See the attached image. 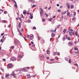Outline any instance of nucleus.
I'll use <instances>...</instances> for the list:
<instances>
[{"mask_svg": "<svg viewBox=\"0 0 79 79\" xmlns=\"http://www.w3.org/2000/svg\"><path fill=\"white\" fill-rule=\"evenodd\" d=\"M19 19L20 20V21H21V18H19Z\"/></svg>", "mask_w": 79, "mask_h": 79, "instance_id": "obj_53", "label": "nucleus"}, {"mask_svg": "<svg viewBox=\"0 0 79 79\" xmlns=\"http://www.w3.org/2000/svg\"><path fill=\"white\" fill-rule=\"evenodd\" d=\"M14 42L16 44H18V42L17 41H15Z\"/></svg>", "mask_w": 79, "mask_h": 79, "instance_id": "obj_31", "label": "nucleus"}, {"mask_svg": "<svg viewBox=\"0 0 79 79\" xmlns=\"http://www.w3.org/2000/svg\"><path fill=\"white\" fill-rule=\"evenodd\" d=\"M4 14H6V13H7V11H5L4 12Z\"/></svg>", "mask_w": 79, "mask_h": 79, "instance_id": "obj_32", "label": "nucleus"}, {"mask_svg": "<svg viewBox=\"0 0 79 79\" xmlns=\"http://www.w3.org/2000/svg\"><path fill=\"white\" fill-rule=\"evenodd\" d=\"M0 11H2V12H3V10H2V9H0Z\"/></svg>", "mask_w": 79, "mask_h": 79, "instance_id": "obj_55", "label": "nucleus"}, {"mask_svg": "<svg viewBox=\"0 0 79 79\" xmlns=\"http://www.w3.org/2000/svg\"><path fill=\"white\" fill-rule=\"evenodd\" d=\"M76 19V18L74 17H73L72 18V20L73 21H75Z\"/></svg>", "mask_w": 79, "mask_h": 79, "instance_id": "obj_12", "label": "nucleus"}, {"mask_svg": "<svg viewBox=\"0 0 79 79\" xmlns=\"http://www.w3.org/2000/svg\"><path fill=\"white\" fill-rule=\"evenodd\" d=\"M76 66H77V67H78V64H76Z\"/></svg>", "mask_w": 79, "mask_h": 79, "instance_id": "obj_64", "label": "nucleus"}, {"mask_svg": "<svg viewBox=\"0 0 79 79\" xmlns=\"http://www.w3.org/2000/svg\"><path fill=\"white\" fill-rule=\"evenodd\" d=\"M31 44H34V42H33L32 41L31 42Z\"/></svg>", "mask_w": 79, "mask_h": 79, "instance_id": "obj_62", "label": "nucleus"}, {"mask_svg": "<svg viewBox=\"0 0 79 79\" xmlns=\"http://www.w3.org/2000/svg\"><path fill=\"white\" fill-rule=\"evenodd\" d=\"M19 35H22V33H19Z\"/></svg>", "mask_w": 79, "mask_h": 79, "instance_id": "obj_52", "label": "nucleus"}, {"mask_svg": "<svg viewBox=\"0 0 79 79\" xmlns=\"http://www.w3.org/2000/svg\"><path fill=\"white\" fill-rule=\"evenodd\" d=\"M11 48L13 49V48H14V46H11Z\"/></svg>", "mask_w": 79, "mask_h": 79, "instance_id": "obj_49", "label": "nucleus"}, {"mask_svg": "<svg viewBox=\"0 0 79 79\" xmlns=\"http://www.w3.org/2000/svg\"><path fill=\"white\" fill-rule=\"evenodd\" d=\"M60 25H59L58 26H57V27L58 28L59 27H60Z\"/></svg>", "mask_w": 79, "mask_h": 79, "instance_id": "obj_46", "label": "nucleus"}, {"mask_svg": "<svg viewBox=\"0 0 79 79\" xmlns=\"http://www.w3.org/2000/svg\"><path fill=\"white\" fill-rule=\"evenodd\" d=\"M45 15H46L47 17H48V15H47L46 14H44Z\"/></svg>", "mask_w": 79, "mask_h": 79, "instance_id": "obj_43", "label": "nucleus"}, {"mask_svg": "<svg viewBox=\"0 0 79 79\" xmlns=\"http://www.w3.org/2000/svg\"><path fill=\"white\" fill-rule=\"evenodd\" d=\"M63 18H64V17H63V15L61 16L60 17L61 19H62V20L63 19Z\"/></svg>", "mask_w": 79, "mask_h": 79, "instance_id": "obj_25", "label": "nucleus"}, {"mask_svg": "<svg viewBox=\"0 0 79 79\" xmlns=\"http://www.w3.org/2000/svg\"><path fill=\"white\" fill-rule=\"evenodd\" d=\"M10 27H11V25L10 24L8 26V27H9V28H10Z\"/></svg>", "mask_w": 79, "mask_h": 79, "instance_id": "obj_39", "label": "nucleus"}, {"mask_svg": "<svg viewBox=\"0 0 79 79\" xmlns=\"http://www.w3.org/2000/svg\"><path fill=\"white\" fill-rule=\"evenodd\" d=\"M69 63L71 64V60L70 59H69Z\"/></svg>", "mask_w": 79, "mask_h": 79, "instance_id": "obj_16", "label": "nucleus"}, {"mask_svg": "<svg viewBox=\"0 0 79 79\" xmlns=\"http://www.w3.org/2000/svg\"><path fill=\"white\" fill-rule=\"evenodd\" d=\"M65 39H66V38H65V37H63V38H62V40H63V41H64V40H65Z\"/></svg>", "mask_w": 79, "mask_h": 79, "instance_id": "obj_19", "label": "nucleus"}, {"mask_svg": "<svg viewBox=\"0 0 79 79\" xmlns=\"http://www.w3.org/2000/svg\"><path fill=\"white\" fill-rule=\"evenodd\" d=\"M65 60H66V61H68V58H65Z\"/></svg>", "mask_w": 79, "mask_h": 79, "instance_id": "obj_38", "label": "nucleus"}, {"mask_svg": "<svg viewBox=\"0 0 79 79\" xmlns=\"http://www.w3.org/2000/svg\"><path fill=\"white\" fill-rule=\"evenodd\" d=\"M13 2H14L15 3H16V1L15 0H13Z\"/></svg>", "mask_w": 79, "mask_h": 79, "instance_id": "obj_48", "label": "nucleus"}, {"mask_svg": "<svg viewBox=\"0 0 79 79\" xmlns=\"http://www.w3.org/2000/svg\"><path fill=\"white\" fill-rule=\"evenodd\" d=\"M56 55V53L55 52L54 53V55Z\"/></svg>", "mask_w": 79, "mask_h": 79, "instance_id": "obj_41", "label": "nucleus"}, {"mask_svg": "<svg viewBox=\"0 0 79 79\" xmlns=\"http://www.w3.org/2000/svg\"><path fill=\"white\" fill-rule=\"evenodd\" d=\"M78 48L77 47H74V50H77Z\"/></svg>", "mask_w": 79, "mask_h": 79, "instance_id": "obj_20", "label": "nucleus"}, {"mask_svg": "<svg viewBox=\"0 0 79 79\" xmlns=\"http://www.w3.org/2000/svg\"><path fill=\"white\" fill-rule=\"evenodd\" d=\"M69 34L71 36H72L73 35V32H69Z\"/></svg>", "mask_w": 79, "mask_h": 79, "instance_id": "obj_10", "label": "nucleus"}, {"mask_svg": "<svg viewBox=\"0 0 79 79\" xmlns=\"http://www.w3.org/2000/svg\"><path fill=\"white\" fill-rule=\"evenodd\" d=\"M65 37H66L67 39H68V38H69V37H68V36H67V35H66L65 36Z\"/></svg>", "mask_w": 79, "mask_h": 79, "instance_id": "obj_47", "label": "nucleus"}, {"mask_svg": "<svg viewBox=\"0 0 79 79\" xmlns=\"http://www.w3.org/2000/svg\"><path fill=\"white\" fill-rule=\"evenodd\" d=\"M55 35V34L54 33H52L51 34V37H54V36Z\"/></svg>", "mask_w": 79, "mask_h": 79, "instance_id": "obj_5", "label": "nucleus"}, {"mask_svg": "<svg viewBox=\"0 0 79 79\" xmlns=\"http://www.w3.org/2000/svg\"><path fill=\"white\" fill-rule=\"evenodd\" d=\"M33 29H36V27H34L33 28Z\"/></svg>", "mask_w": 79, "mask_h": 79, "instance_id": "obj_37", "label": "nucleus"}, {"mask_svg": "<svg viewBox=\"0 0 79 79\" xmlns=\"http://www.w3.org/2000/svg\"><path fill=\"white\" fill-rule=\"evenodd\" d=\"M72 69H75V67H72Z\"/></svg>", "mask_w": 79, "mask_h": 79, "instance_id": "obj_51", "label": "nucleus"}, {"mask_svg": "<svg viewBox=\"0 0 79 79\" xmlns=\"http://www.w3.org/2000/svg\"><path fill=\"white\" fill-rule=\"evenodd\" d=\"M14 6L15 7H16V8H17V3L16 2H15V4H14Z\"/></svg>", "mask_w": 79, "mask_h": 79, "instance_id": "obj_13", "label": "nucleus"}, {"mask_svg": "<svg viewBox=\"0 0 79 79\" xmlns=\"http://www.w3.org/2000/svg\"><path fill=\"white\" fill-rule=\"evenodd\" d=\"M2 22L3 23H6V21L5 20H2Z\"/></svg>", "mask_w": 79, "mask_h": 79, "instance_id": "obj_35", "label": "nucleus"}, {"mask_svg": "<svg viewBox=\"0 0 79 79\" xmlns=\"http://www.w3.org/2000/svg\"><path fill=\"white\" fill-rule=\"evenodd\" d=\"M28 23H31V21L30 20H29L28 21Z\"/></svg>", "mask_w": 79, "mask_h": 79, "instance_id": "obj_45", "label": "nucleus"}, {"mask_svg": "<svg viewBox=\"0 0 79 79\" xmlns=\"http://www.w3.org/2000/svg\"><path fill=\"white\" fill-rule=\"evenodd\" d=\"M30 40H33V39L34 38V35L32 34H31L30 35Z\"/></svg>", "mask_w": 79, "mask_h": 79, "instance_id": "obj_1", "label": "nucleus"}, {"mask_svg": "<svg viewBox=\"0 0 79 79\" xmlns=\"http://www.w3.org/2000/svg\"><path fill=\"white\" fill-rule=\"evenodd\" d=\"M27 78H30V77H31L30 76V75H27Z\"/></svg>", "mask_w": 79, "mask_h": 79, "instance_id": "obj_23", "label": "nucleus"}, {"mask_svg": "<svg viewBox=\"0 0 79 79\" xmlns=\"http://www.w3.org/2000/svg\"><path fill=\"white\" fill-rule=\"evenodd\" d=\"M70 31L71 32H73V29H70Z\"/></svg>", "mask_w": 79, "mask_h": 79, "instance_id": "obj_54", "label": "nucleus"}, {"mask_svg": "<svg viewBox=\"0 0 79 79\" xmlns=\"http://www.w3.org/2000/svg\"><path fill=\"white\" fill-rule=\"evenodd\" d=\"M38 40H40V38L39 36L38 37Z\"/></svg>", "mask_w": 79, "mask_h": 79, "instance_id": "obj_29", "label": "nucleus"}, {"mask_svg": "<svg viewBox=\"0 0 79 79\" xmlns=\"http://www.w3.org/2000/svg\"><path fill=\"white\" fill-rule=\"evenodd\" d=\"M3 60L4 61H5V60H6V59H3Z\"/></svg>", "mask_w": 79, "mask_h": 79, "instance_id": "obj_60", "label": "nucleus"}, {"mask_svg": "<svg viewBox=\"0 0 79 79\" xmlns=\"http://www.w3.org/2000/svg\"><path fill=\"white\" fill-rule=\"evenodd\" d=\"M1 70H2V71L3 72V69L2 68H1Z\"/></svg>", "mask_w": 79, "mask_h": 79, "instance_id": "obj_63", "label": "nucleus"}, {"mask_svg": "<svg viewBox=\"0 0 79 79\" xmlns=\"http://www.w3.org/2000/svg\"><path fill=\"white\" fill-rule=\"evenodd\" d=\"M66 13V11L64 12L61 13V15L62 16H63V15H64V14H65Z\"/></svg>", "mask_w": 79, "mask_h": 79, "instance_id": "obj_8", "label": "nucleus"}, {"mask_svg": "<svg viewBox=\"0 0 79 79\" xmlns=\"http://www.w3.org/2000/svg\"><path fill=\"white\" fill-rule=\"evenodd\" d=\"M36 6V5H34L32 6V8H34V7H35V6Z\"/></svg>", "mask_w": 79, "mask_h": 79, "instance_id": "obj_30", "label": "nucleus"}, {"mask_svg": "<svg viewBox=\"0 0 79 79\" xmlns=\"http://www.w3.org/2000/svg\"><path fill=\"white\" fill-rule=\"evenodd\" d=\"M71 9H73V8H74V6L73 5H71L70 6Z\"/></svg>", "mask_w": 79, "mask_h": 79, "instance_id": "obj_15", "label": "nucleus"}, {"mask_svg": "<svg viewBox=\"0 0 79 79\" xmlns=\"http://www.w3.org/2000/svg\"><path fill=\"white\" fill-rule=\"evenodd\" d=\"M68 39L69 40H70L71 38L70 37H69V38H68Z\"/></svg>", "mask_w": 79, "mask_h": 79, "instance_id": "obj_40", "label": "nucleus"}, {"mask_svg": "<svg viewBox=\"0 0 79 79\" xmlns=\"http://www.w3.org/2000/svg\"><path fill=\"white\" fill-rule=\"evenodd\" d=\"M41 57L42 58H44V56L42 55L41 56Z\"/></svg>", "mask_w": 79, "mask_h": 79, "instance_id": "obj_34", "label": "nucleus"}, {"mask_svg": "<svg viewBox=\"0 0 79 79\" xmlns=\"http://www.w3.org/2000/svg\"><path fill=\"white\" fill-rule=\"evenodd\" d=\"M66 31V29H65L63 31V32H64V33H65Z\"/></svg>", "mask_w": 79, "mask_h": 79, "instance_id": "obj_17", "label": "nucleus"}, {"mask_svg": "<svg viewBox=\"0 0 79 79\" xmlns=\"http://www.w3.org/2000/svg\"><path fill=\"white\" fill-rule=\"evenodd\" d=\"M30 36V35H27V38H28V39H29V37Z\"/></svg>", "mask_w": 79, "mask_h": 79, "instance_id": "obj_36", "label": "nucleus"}, {"mask_svg": "<svg viewBox=\"0 0 79 79\" xmlns=\"http://www.w3.org/2000/svg\"><path fill=\"white\" fill-rule=\"evenodd\" d=\"M40 10L41 11H43V10L42 9V8L41 7L40 8Z\"/></svg>", "mask_w": 79, "mask_h": 79, "instance_id": "obj_27", "label": "nucleus"}, {"mask_svg": "<svg viewBox=\"0 0 79 79\" xmlns=\"http://www.w3.org/2000/svg\"><path fill=\"white\" fill-rule=\"evenodd\" d=\"M57 6H60V5H59V4H57Z\"/></svg>", "mask_w": 79, "mask_h": 79, "instance_id": "obj_59", "label": "nucleus"}, {"mask_svg": "<svg viewBox=\"0 0 79 79\" xmlns=\"http://www.w3.org/2000/svg\"><path fill=\"white\" fill-rule=\"evenodd\" d=\"M68 45L69 46H72V45H74V43L71 42H69L68 43Z\"/></svg>", "mask_w": 79, "mask_h": 79, "instance_id": "obj_2", "label": "nucleus"}, {"mask_svg": "<svg viewBox=\"0 0 79 79\" xmlns=\"http://www.w3.org/2000/svg\"><path fill=\"white\" fill-rule=\"evenodd\" d=\"M23 15H26V11H24L23 12Z\"/></svg>", "mask_w": 79, "mask_h": 79, "instance_id": "obj_28", "label": "nucleus"}, {"mask_svg": "<svg viewBox=\"0 0 79 79\" xmlns=\"http://www.w3.org/2000/svg\"><path fill=\"white\" fill-rule=\"evenodd\" d=\"M3 42V40L2 39H1V42Z\"/></svg>", "mask_w": 79, "mask_h": 79, "instance_id": "obj_56", "label": "nucleus"}, {"mask_svg": "<svg viewBox=\"0 0 79 79\" xmlns=\"http://www.w3.org/2000/svg\"><path fill=\"white\" fill-rule=\"evenodd\" d=\"M21 23H19V25H18L19 28H20V27H21Z\"/></svg>", "mask_w": 79, "mask_h": 79, "instance_id": "obj_11", "label": "nucleus"}, {"mask_svg": "<svg viewBox=\"0 0 79 79\" xmlns=\"http://www.w3.org/2000/svg\"><path fill=\"white\" fill-rule=\"evenodd\" d=\"M47 54H50V51L49 50H47Z\"/></svg>", "mask_w": 79, "mask_h": 79, "instance_id": "obj_21", "label": "nucleus"}, {"mask_svg": "<svg viewBox=\"0 0 79 79\" xmlns=\"http://www.w3.org/2000/svg\"><path fill=\"white\" fill-rule=\"evenodd\" d=\"M44 11L43 10V11H41L40 12V15H41V16H43V12Z\"/></svg>", "mask_w": 79, "mask_h": 79, "instance_id": "obj_7", "label": "nucleus"}, {"mask_svg": "<svg viewBox=\"0 0 79 79\" xmlns=\"http://www.w3.org/2000/svg\"><path fill=\"white\" fill-rule=\"evenodd\" d=\"M23 71H26V69H25V68H23Z\"/></svg>", "mask_w": 79, "mask_h": 79, "instance_id": "obj_22", "label": "nucleus"}, {"mask_svg": "<svg viewBox=\"0 0 79 79\" xmlns=\"http://www.w3.org/2000/svg\"><path fill=\"white\" fill-rule=\"evenodd\" d=\"M42 21L43 22H44V21H45V19H42Z\"/></svg>", "mask_w": 79, "mask_h": 79, "instance_id": "obj_42", "label": "nucleus"}, {"mask_svg": "<svg viewBox=\"0 0 79 79\" xmlns=\"http://www.w3.org/2000/svg\"><path fill=\"white\" fill-rule=\"evenodd\" d=\"M10 59L11 60L13 61H15L16 60V58L13 57H11Z\"/></svg>", "mask_w": 79, "mask_h": 79, "instance_id": "obj_3", "label": "nucleus"}, {"mask_svg": "<svg viewBox=\"0 0 79 79\" xmlns=\"http://www.w3.org/2000/svg\"><path fill=\"white\" fill-rule=\"evenodd\" d=\"M21 16H22V17L23 18L24 17V16H23V14H21Z\"/></svg>", "mask_w": 79, "mask_h": 79, "instance_id": "obj_50", "label": "nucleus"}, {"mask_svg": "<svg viewBox=\"0 0 79 79\" xmlns=\"http://www.w3.org/2000/svg\"><path fill=\"white\" fill-rule=\"evenodd\" d=\"M56 29H55L54 31L55 32H56Z\"/></svg>", "mask_w": 79, "mask_h": 79, "instance_id": "obj_57", "label": "nucleus"}, {"mask_svg": "<svg viewBox=\"0 0 79 79\" xmlns=\"http://www.w3.org/2000/svg\"><path fill=\"white\" fill-rule=\"evenodd\" d=\"M67 16H69V15H70V13H69V12H67Z\"/></svg>", "mask_w": 79, "mask_h": 79, "instance_id": "obj_14", "label": "nucleus"}, {"mask_svg": "<svg viewBox=\"0 0 79 79\" xmlns=\"http://www.w3.org/2000/svg\"><path fill=\"white\" fill-rule=\"evenodd\" d=\"M8 66L10 68H11V64H8Z\"/></svg>", "mask_w": 79, "mask_h": 79, "instance_id": "obj_6", "label": "nucleus"}, {"mask_svg": "<svg viewBox=\"0 0 79 79\" xmlns=\"http://www.w3.org/2000/svg\"><path fill=\"white\" fill-rule=\"evenodd\" d=\"M75 35H76V36H77V35H78V33H77V32H75Z\"/></svg>", "mask_w": 79, "mask_h": 79, "instance_id": "obj_24", "label": "nucleus"}, {"mask_svg": "<svg viewBox=\"0 0 79 79\" xmlns=\"http://www.w3.org/2000/svg\"><path fill=\"white\" fill-rule=\"evenodd\" d=\"M4 35V33H2V34H1V35L2 36H3V35Z\"/></svg>", "mask_w": 79, "mask_h": 79, "instance_id": "obj_61", "label": "nucleus"}, {"mask_svg": "<svg viewBox=\"0 0 79 79\" xmlns=\"http://www.w3.org/2000/svg\"><path fill=\"white\" fill-rule=\"evenodd\" d=\"M50 32H54V30H51L50 31Z\"/></svg>", "mask_w": 79, "mask_h": 79, "instance_id": "obj_44", "label": "nucleus"}, {"mask_svg": "<svg viewBox=\"0 0 79 79\" xmlns=\"http://www.w3.org/2000/svg\"><path fill=\"white\" fill-rule=\"evenodd\" d=\"M26 69H29V67H27L26 68Z\"/></svg>", "mask_w": 79, "mask_h": 79, "instance_id": "obj_58", "label": "nucleus"}, {"mask_svg": "<svg viewBox=\"0 0 79 79\" xmlns=\"http://www.w3.org/2000/svg\"><path fill=\"white\" fill-rule=\"evenodd\" d=\"M58 12L59 13H60V12H61V10H60V9H58Z\"/></svg>", "mask_w": 79, "mask_h": 79, "instance_id": "obj_33", "label": "nucleus"}, {"mask_svg": "<svg viewBox=\"0 0 79 79\" xmlns=\"http://www.w3.org/2000/svg\"><path fill=\"white\" fill-rule=\"evenodd\" d=\"M10 75H12L13 76H14V77H15V76H16V74L12 73V74H10Z\"/></svg>", "mask_w": 79, "mask_h": 79, "instance_id": "obj_9", "label": "nucleus"}, {"mask_svg": "<svg viewBox=\"0 0 79 79\" xmlns=\"http://www.w3.org/2000/svg\"><path fill=\"white\" fill-rule=\"evenodd\" d=\"M33 14H30V18L31 19H32L33 18Z\"/></svg>", "mask_w": 79, "mask_h": 79, "instance_id": "obj_4", "label": "nucleus"}, {"mask_svg": "<svg viewBox=\"0 0 79 79\" xmlns=\"http://www.w3.org/2000/svg\"><path fill=\"white\" fill-rule=\"evenodd\" d=\"M6 75L5 76L6 77H8L9 75L7 74V73L6 74Z\"/></svg>", "mask_w": 79, "mask_h": 79, "instance_id": "obj_26", "label": "nucleus"}, {"mask_svg": "<svg viewBox=\"0 0 79 79\" xmlns=\"http://www.w3.org/2000/svg\"><path fill=\"white\" fill-rule=\"evenodd\" d=\"M23 57V56L22 55H19V58H21Z\"/></svg>", "mask_w": 79, "mask_h": 79, "instance_id": "obj_18", "label": "nucleus"}]
</instances>
